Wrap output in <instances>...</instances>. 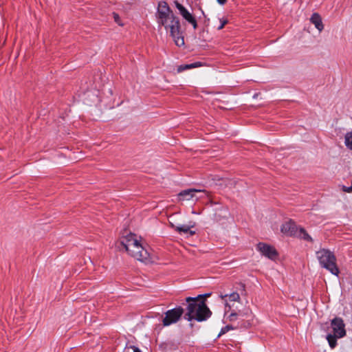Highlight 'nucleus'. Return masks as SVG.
<instances>
[{"label":"nucleus","mask_w":352,"mask_h":352,"mask_svg":"<svg viewBox=\"0 0 352 352\" xmlns=\"http://www.w3.org/2000/svg\"><path fill=\"white\" fill-rule=\"evenodd\" d=\"M157 23L169 29L170 36L173 38L176 45L181 47L184 45V39L180 31V22L173 12H157Z\"/></svg>","instance_id":"obj_1"},{"label":"nucleus","mask_w":352,"mask_h":352,"mask_svg":"<svg viewBox=\"0 0 352 352\" xmlns=\"http://www.w3.org/2000/svg\"><path fill=\"white\" fill-rule=\"evenodd\" d=\"M187 303L186 313L184 314V319L188 321L195 320L197 322L207 320L212 316V311L210 310L205 300L199 302L193 297H187L186 298Z\"/></svg>","instance_id":"obj_2"},{"label":"nucleus","mask_w":352,"mask_h":352,"mask_svg":"<svg viewBox=\"0 0 352 352\" xmlns=\"http://www.w3.org/2000/svg\"><path fill=\"white\" fill-rule=\"evenodd\" d=\"M316 257L322 267L329 271L332 274L338 276L339 268L336 264V257L333 252L327 249H321L316 252Z\"/></svg>","instance_id":"obj_3"},{"label":"nucleus","mask_w":352,"mask_h":352,"mask_svg":"<svg viewBox=\"0 0 352 352\" xmlns=\"http://www.w3.org/2000/svg\"><path fill=\"white\" fill-rule=\"evenodd\" d=\"M136 248H132L133 252L128 251L127 253L132 257L135 258L138 261L148 263L152 262V258L148 252V250L143 247L140 241L137 243Z\"/></svg>","instance_id":"obj_4"},{"label":"nucleus","mask_w":352,"mask_h":352,"mask_svg":"<svg viewBox=\"0 0 352 352\" xmlns=\"http://www.w3.org/2000/svg\"><path fill=\"white\" fill-rule=\"evenodd\" d=\"M184 312V308L180 306L168 310L165 313V317L162 320L163 325L166 327L176 323L179 320Z\"/></svg>","instance_id":"obj_5"},{"label":"nucleus","mask_w":352,"mask_h":352,"mask_svg":"<svg viewBox=\"0 0 352 352\" xmlns=\"http://www.w3.org/2000/svg\"><path fill=\"white\" fill-rule=\"evenodd\" d=\"M331 328L333 330V334L338 338H343L346 336L345 324L342 318L335 317L331 320Z\"/></svg>","instance_id":"obj_6"},{"label":"nucleus","mask_w":352,"mask_h":352,"mask_svg":"<svg viewBox=\"0 0 352 352\" xmlns=\"http://www.w3.org/2000/svg\"><path fill=\"white\" fill-rule=\"evenodd\" d=\"M256 250L262 255L271 260H275L278 255L276 250L273 246L264 243H258L256 245Z\"/></svg>","instance_id":"obj_7"},{"label":"nucleus","mask_w":352,"mask_h":352,"mask_svg":"<svg viewBox=\"0 0 352 352\" xmlns=\"http://www.w3.org/2000/svg\"><path fill=\"white\" fill-rule=\"evenodd\" d=\"M139 240L137 238V236L133 233H129L126 236H122L120 239V245L125 249L126 252L132 251L133 250L132 248H136L137 243Z\"/></svg>","instance_id":"obj_8"},{"label":"nucleus","mask_w":352,"mask_h":352,"mask_svg":"<svg viewBox=\"0 0 352 352\" xmlns=\"http://www.w3.org/2000/svg\"><path fill=\"white\" fill-rule=\"evenodd\" d=\"M202 192L201 190H197L195 188H188L184 190H182L177 195V201H190L193 198H195L196 200L198 199V197H196L197 192Z\"/></svg>","instance_id":"obj_9"},{"label":"nucleus","mask_w":352,"mask_h":352,"mask_svg":"<svg viewBox=\"0 0 352 352\" xmlns=\"http://www.w3.org/2000/svg\"><path fill=\"white\" fill-rule=\"evenodd\" d=\"M298 228L294 222L290 221L282 225L281 232L289 236H296L298 234Z\"/></svg>","instance_id":"obj_10"},{"label":"nucleus","mask_w":352,"mask_h":352,"mask_svg":"<svg viewBox=\"0 0 352 352\" xmlns=\"http://www.w3.org/2000/svg\"><path fill=\"white\" fill-rule=\"evenodd\" d=\"M310 21L320 32L324 29L322 18L318 13H314L310 18Z\"/></svg>","instance_id":"obj_11"},{"label":"nucleus","mask_w":352,"mask_h":352,"mask_svg":"<svg viewBox=\"0 0 352 352\" xmlns=\"http://www.w3.org/2000/svg\"><path fill=\"white\" fill-rule=\"evenodd\" d=\"M172 228L175 229L177 232L181 233L184 232L185 234L189 233L190 235L195 234V232L190 230V228L193 227L192 226H188V225H182V226H175L173 223H171Z\"/></svg>","instance_id":"obj_12"},{"label":"nucleus","mask_w":352,"mask_h":352,"mask_svg":"<svg viewBox=\"0 0 352 352\" xmlns=\"http://www.w3.org/2000/svg\"><path fill=\"white\" fill-rule=\"evenodd\" d=\"M295 236H297L300 239H302L305 241L312 242L313 239L309 235V234L306 232V230L300 228L298 230V234H296Z\"/></svg>","instance_id":"obj_13"},{"label":"nucleus","mask_w":352,"mask_h":352,"mask_svg":"<svg viewBox=\"0 0 352 352\" xmlns=\"http://www.w3.org/2000/svg\"><path fill=\"white\" fill-rule=\"evenodd\" d=\"M338 336H336L332 333H328L326 336V339L328 341L329 345L331 349H334L337 345V339H338Z\"/></svg>","instance_id":"obj_14"},{"label":"nucleus","mask_w":352,"mask_h":352,"mask_svg":"<svg viewBox=\"0 0 352 352\" xmlns=\"http://www.w3.org/2000/svg\"><path fill=\"white\" fill-rule=\"evenodd\" d=\"M157 12H173L168 3L165 1H161L159 3Z\"/></svg>","instance_id":"obj_15"},{"label":"nucleus","mask_w":352,"mask_h":352,"mask_svg":"<svg viewBox=\"0 0 352 352\" xmlns=\"http://www.w3.org/2000/svg\"><path fill=\"white\" fill-rule=\"evenodd\" d=\"M228 296H229L230 300L231 301H239V300H240V296H239V294L237 292H233V293L230 294V295H228V294H225V295L221 294L219 296V297L222 300H223L224 298H226Z\"/></svg>","instance_id":"obj_16"},{"label":"nucleus","mask_w":352,"mask_h":352,"mask_svg":"<svg viewBox=\"0 0 352 352\" xmlns=\"http://www.w3.org/2000/svg\"><path fill=\"white\" fill-rule=\"evenodd\" d=\"M344 143L348 148L352 150V132H349L345 135Z\"/></svg>","instance_id":"obj_17"},{"label":"nucleus","mask_w":352,"mask_h":352,"mask_svg":"<svg viewBox=\"0 0 352 352\" xmlns=\"http://www.w3.org/2000/svg\"><path fill=\"white\" fill-rule=\"evenodd\" d=\"M179 14L183 16V18L186 21H188L193 16L184 7L180 12Z\"/></svg>","instance_id":"obj_18"},{"label":"nucleus","mask_w":352,"mask_h":352,"mask_svg":"<svg viewBox=\"0 0 352 352\" xmlns=\"http://www.w3.org/2000/svg\"><path fill=\"white\" fill-rule=\"evenodd\" d=\"M194 68V66L191 64L181 65L178 66L177 71L178 73L182 72L186 69Z\"/></svg>","instance_id":"obj_19"},{"label":"nucleus","mask_w":352,"mask_h":352,"mask_svg":"<svg viewBox=\"0 0 352 352\" xmlns=\"http://www.w3.org/2000/svg\"><path fill=\"white\" fill-rule=\"evenodd\" d=\"M210 296H211V293H206L204 294L198 295L197 296L193 297V298H195L196 300H198V302H199L202 300H204L206 302V298L210 297Z\"/></svg>","instance_id":"obj_20"},{"label":"nucleus","mask_w":352,"mask_h":352,"mask_svg":"<svg viewBox=\"0 0 352 352\" xmlns=\"http://www.w3.org/2000/svg\"><path fill=\"white\" fill-rule=\"evenodd\" d=\"M220 25L217 27V30H220L228 23V20L226 18L219 19Z\"/></svg>","instance_id":"obj_21"},{"label":"nucleus","mask_w":352,"mask_h":352,"mask_svg":"<svg viewBox=\"0 0 352 352\" xmlns=\"http://www.w3.org/2000/svg\"><path fill=\"white\" fill-rule=\"evenodd\" d=\"M234 328L232 327V326L231 325H226V327H223L219 334V337L221 336V335L227 333L229 330L230 329H233Z\"/></svg>","instance_id":"obj_22"},{"label":"nucleus","mask_w":352,"mask_h":352,"mask_svg":"<svg viewBox=\"0 0 352 352\" xmlns=\"http://www.w3.org/2000/svg\"><path fill=\"white\" fill-rule=\"evenodd\" d=\"M331 328V324H329L328 322H324L320 324V329L327 332Z\"/></svg>","instance_id":"obj_23"},{"label":"nucleus","mask_w":352,"mask_h":352,"mask_svg":"<svg viewBox=\"0 0 352 352\" xmlns=\"http://www.w3.org/2000/svg\"><path fill=\"white\" fill-rule=\"evenodd\" d=\"M239 315H241V314L240 313L237 314L236 312L231 313L230 314V316H228L229 320L231 322L236 320L237 318V316H239Z\"/></svg>","instance_id":"obj_24"},{"label":"nucleus","mask_w":352,"mask_h":352,"mask_svg":"<svg viewBox=\"0 0 352 352\" xmlns=\"http://www.w3.org/2000/svg\"><path fill=\"white\" fill-rule=\"evenodd\" d=\"M188 22L192 25V27H193V28L195 30L197 29V21H196V19H195V18L194 16H192L190 19H189L188 21Z\"/></svg>","instance_id":"obj_25"},{"label":"nucleus","mask_w":352,"mask_h":352,"mask_svg":"<svg viewBox=\"0 0 352 352\" xmlns=\"http://www.w3.org/2000/svg\"><path fill=\"white\" fill-rule=\"evenodd\" d=\"M175 7L179 10V12H180L184 8V6H182L181 3H179L177 1H175Z\"/></svg>","instance_id":"obj_26"},{"label":"nucleus","mask_w":352,"mask_h":352,"mask_svg":"<svg viewBox=\"0 0 352 352\" xmlns=\"http://www.w3.org/2000/svg\"><path fill=\"white\" fill-rule=\"evenodd\" d=\"M113 18H114V20L116 23H118L119 25H121L120 23H119V21H120V16L119 15L117 14V13H115L113 12Z\"/></svg>","instance_id":"obj_27"},{"label":"nucleus","mask_w":352,"mask_h":352,"mask_svg":"<svg viewBox=\"0 0 352 352\" xmlns=\"http://www.w3.org/2000/svg\"><path fill=\"white\" fill-rule=\"evenodd\" d=\"M130 348H131L133 350V352H142L137 346H131Z\"/></svg>","instance_id":"obj_28"},{"label":"nucleus","mask_w":352,"mask_h":352,"mask_svg":"<svg viewBox=\"0 0 352 352\" xmlns=\"http://www.w3.org/2000/svg\"><path fill=\"white\" fill-rule=\"evenodd\" d=\"M194 66V68L201 66V63L200 62H195L194 63H191Z\"/></svg>","instance_id":"obj_29"},{"label":"nucleus","mask_w":352,"mask_h":352,"mask_svg":"<svg viewBox=\"0 0 352 352\" xmlns=\"http://www.w3.org/2000/svg\"><path fill=\"white\" fill-rule=\"evenodd\" d=\"M344 190L345 192H352V186H351L350 187H348V188H345V187H344Z\"/></svg>","instance_id":"obj_30"},{"label":"nucleus","mask_w":352,"mask_h":352,"mask_svg":"<svg viewBox=\"0 0 352 352\" xmlns=\"http://www.w3.org/2000/svg\"><path fill=\"white\" fill-rule=\"evenodd\" d=\"M217 1L221 5H224L227 1V0H217Z\"/></svg>","instance_id":"obj_31"}]
</instances>
